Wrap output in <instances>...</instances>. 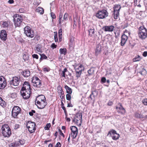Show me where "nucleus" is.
I'll list each match as a JSON object with an SVG mask.
<instances>
[{"instance_id":"34","label":"nucleus","mask_w":147,"mask_h":147,"mask_svg":"<svg viewBox=\"0 0 147 147\" xmlns=\"http://www.w3.org/2000/svg\"><path fill=\"white\" fill-rule=\"evenodd\" d=\"M67 71L66 68H65L62 71V73L61 74V77H64L65 78H66L65 72Z\"/></svg>"},{"instance_id":"53","label":"nucleus","mask_w":147,"mask_h":147,"mask_svg":"<svg viewBox=\"0 0 147 147\" xmlns=\"http://www.w3.org/2000/svg\"><path fill=\"white\" fill-rule=\"evenodd\" d=\"M25 11L24 8H21L19 9V12L20 13H24Z\"/></svg>"},{"instance_id":"37","label":"nucleus","mask_w":147,"mask_h":147,"mask_svg":"<svg viewBox=\"0 0 147 147\" xmlns=\"http://www.w3.org/2000/svg\"><path fill=\"white\" fill-rule=\"evenodd\" d=\"M59 42L61 41L62 38V33L58 32Z\"/></svg>"},{"instance_id":"60","label":"nucleus","mask_w":147,"mask_h":147,"mask_svg":"<svg viewBox=\"0 0 147 147\" xmlns=\"http://www.w3.org/2000/svg\"><path fill=\"white\" fill-rule=\"evenodd\" d=\"M19 127H20V125L19 124H16L15 125L14 128L15 129H18V128H19Z\"/></svg>"},{"instance_id":"32","label":"nucleus","mask_w":147,"mask_h":147,"mask_svg":"<svg viewBox=\"0 0 147 147\" xmlns=\"http://www.w3.org/2000/svg\"><path fill=\"white\" fill-rule=\"evenodd\" d=\"M0 105L3 107H6V104L4 101L3 100L2 98L0 96Z\"/></svg>"},{"instance_id":"56","label":"nucleus","mask_w":147,"mask_h":147,"mask_svg":"<svg viewBox=\"0 0 147 147\" xmlns=\"http://www.w3.org/2000/svg\"><path fill=\"white\" fill-rule=\"evenodd\" d=\"M124 33L125 34H128L129 35L130 33V30H129L126 29L124 31Z\"/></svg>"},{"instance_id":"59","label":"nucleus","mask_w":147,"mask_h":147,"mask_svg":"<svg viewBox=\"0 0 147 147\" xmlns=\"http://www.w3.org/2000/svg\"><path fill=\"white\" fill-rule=\"evenodd\" d=\"M43 70L44 71L48 72L50 71V69L48 67H45L43 69Z\"/></svg>"},{"instance_id":"23","label":"nucleus","mask_w":147,"mask_h":147,"mask_svg":"<svg viewBox=\"0 0 147 147\" xmlns=\"http://www.w3.org/2000/svg\"><path fill=\"white\" fill-rule=\"evenodd\" d=\"M109 14V13L106 9L102 10V19L105 18L107 17Z\"/></svg>"},{"instance_id":"63","label":"nucleus","mask_w":147,"mask_h":147,"mask_svg":"<svg viewBox=\"0 0 147 147\" xmlns=\"http://www.w3.org/2000/svg\"><path fill=\"white\" fill-rule=\"evenodd\" d=\"M34 39L38 40L40 39V36H37L34 37Z\"/></svg>"},{"instance_id":"30","label":"nucleus","mask_w":147,"mask_h":147,"mask_svg":"<svg viewBox=\"0 0 147 147\" xmlns=\"http://www.w3.org/2000/svg\"><path fill=\"white\" fill-rule=\"evenodd\" d=\"M59 52L60 54H63L65 55L67 54V50L65 48H61L59 50Z\"/></svg>"},{"instance_id":"9","label":"nucleus","mask_w":147,"mask_h":147,"mask_svg":"<svg viewBox=\"0 0 147 147\" xmlns=\"http://www.w3.org/2000/svg\"><path fill=\"white\" fill-rule=\"evenodd\" d=\"M82 113H76L73 122L78 126L81 125L82 123Z\"/></svg>"},{"instance_id":"57","label":"nucleus","mask_w":147,"mask_h":147,"mask_svg":"<svg viewBox=\"0 0 147 147\" xmlns=\"http://www.w3.org/2000/svg\"><path fill=\"white\" fill-rule=\"evenodd\" d=\"M59 96H60V97L61 99L62 100V101L63 100V99H65V95L64 94H62L61 95V94Z\"/></svg>"},{"instance_id":"49","label":"nucleus","mask_w":147,"mask_h":147,"mask_svg":"<svg viewBox=\"0 0 147 147\" xmlns=\"http://www.w3.org/2000/svg\"><path fill=\"white\" fill-rule=\"evenodd\" d=\"M51 126V124L50 123H47L45 127V130H49Z\"/></svg>"},{"instance_id":"39","label":"nucleus","mask_w":147,"mask_h":147,"mask_svg":"<svg viewBox=\"0 0 147 147\" xmlns=\"http://www.w3.org/2000/svg\"><path fill=\"white\" fill-rule=\"evenodd\" d=\"M140 73L142 75H145L146 74V71L145 69L143 68Z\"/></svg>"},{"instance_id":"45","label":"nucleus","mask_w":147,"mask_h":147,"mask_svg":"<svg viewBox=\"0 0 147 147\" xmlns=\"http://www.w3.org/2000/svg\"><path fill=\"white\" fill-rule=\"evenodd\" d=\"M58 131L60 135L62 136L63 138V139L65 137V136L62 132V131L60 129H59L58 130Z\"/></svg>"},{"instance_id":"14","label":"nucleus","mask_w":147,"mask_h":147,"mask_svg":"<svg viewBox=\"0 0 147 147\" xmlns=\"http://www.w3.org/2000/svg\"><path fill=\"white\" fill-rule=\"evenodd\" d=\"M108 135L111 136L112 138L114 140H117L120 137L119 135L117 134L116 131L113 129L109 132Z\"/></svg>"},{"instance_id":"24","label":"nucleus","mask_w":147,"mask_h":147,"mask_svg":"<svg viewBox=\"0 0 147 147\" xmlns=\"http://www.w3.org/2000/svg\"><path fill=\"white\" fill-rule=\"evenodd\" d=\"M101 51V45L98 44L97 45L95 50V54L96 55H98L100 53Z\"/></svg>"},{"instance_id":"29","label":"nucleus","mask_w":147,"mask_h":147,"mask_svg":"<svg viewBox=\"0 0 147 147\" xmlns=\"http://www.w3.org/2000/svg\"><path fill=\"white\" fill-rule=\"evenodd\" d=\"M65 88L66 91V92L67 94H71L72 91L71 89L68 86L66 85L65 86Z\"/></svg>"},{"instance_id":"48","label":"nucleus","mask_w":147,"mask_h":147,"mask_svg":"<svg viewBox=\"0 0 147 147\" xmlns=\"http://www.w3.org/2000/svg\"><path fill=\"white\" fill-rule=\"evenodd\" d=\"M68 15L67 13H66L64 15L63 19L67 21L68 20Z\"/></svg>"},{"instance_id":"42","label":"nucleus","mask_w":147,"mask_h":147,"mask_svg":"<svg viewBox=\"0 0 147 147\" xmlns=\"http://www.w3.org/2000/svg\"><path fill=\"white\" fill-rule=\"evenodd\" d=\"M36 49L38 52H42V48L41 46L39 45H37L36 48Z\"/></svg>"},{"instance_id":"61","label":"nucleus","mask_w":147,"mask_h":147,"mask_svg":"<svg viewBox=\"0 0 147 147\" xmlns=\"http://www.w3.org/2000/svg\"><path fill=\"white\" fill-rule=\"evenodd\" d=\"M142 55L144 57H146L147 56V51H144L142 54Z\"/></svg>"},{"instance_id":"35","label":"nucleus","mask_w":147,"mask_h":147,"mask_svg":"<svg viewBox=\"0 0 147 147\" xmlns=\"http://www.w3.org/2000/svg\"><path fill=\"white\" fill-rule=\"evenodd\" d=\"M141 59V58L139 55H137L133 59L134 62H136L140 61Z\"/></svg>"},{"instance_id":"62","label":"nucleus","mask_w":147,"mask_h":147,"mask_svg":"<svg viewBox=\"0 0 147 147\" xmlns=\"http://www.w3.org/2000/svg\"><path fill=\"white\" fill-rule=\"evenodd\" d=\"M113 104V102L111 101H109L108 102L107 104L109 106H111Z\"/></svg>"},{"instance_id":"44","label":"nucleus","mask_w":147,"mask_h":147,"mask_svg":"<svg viewBox=\"0 0 147 147\" xmlns=\"http://www.w3.org/2000/svg\"><path fill=\"white\" fill-rule=\"evenodd\" d=\"M96 16L99 18H101V11H99L98 13H96Z\"/></svg>"},{"instance_id":"54","label":"nucleus","mask_w":147,"mask_h":147,"mask_svg":"<svg viewBox=\"0 0 147 147\" xmlns=\"http://www.w3.org/2000/svg\"><path fill=\"white\" fill-rule=\"evenodd\" d=\"M35 111L34 110H32L30 112H29V114L31 116H32L33 115V113H35Z\"/></svg>"},{"instance_id":"26","label":"nucleus","mask_w":147,"mask_h":147,"mask_svg":"<svg viewBox=\"0 0 147 147\" xmlns=\"http://www.w3.org/2000/svg\"><path fill=\"white\" fill-rule=\"evenodd\" d=\"M35 11L36 12H37L41 14H43L44 12V9L41 7H37Z\"/></svg>"},{"instance_id":"52","label":"nucleus","mask_w":147,"mask_h":147,"mask_svg":"<svg viewBox=\"0 0 147 147\" xmlns=\"http://www.w3.org/2000/svg\"><path fill=\"white\" fill-rule=\"evenodd\" d=\"M142 102L144 105H147V98H145L142 100Z\"/></svg>"},{"instance_id":"50","label":"nucleus","mask_w":147,"mask_h":147,"mask_svg":"<svg viewBox=\"0 0 147 147\" xmlns=\"http://www.w3.org/2000/svg\"><path fill=\"white\" fill-rule=\"evenodd\" d=\"M57 47V45H56L54 43H53L51 46V47L53 49L56 48Z\"/></svg>"},{"instance_id":"16","label":"nucleus","mask_w":147,"mask_h":147,"mask_svg":"<svg viewBox=\"0 0 147 147\" xmlns=\"http://www.w3.org/2000/svg\"><path fill=\"white\" fill-rule=\"evenodd\" d=\"M7 34L5 30H3L0 33V38L3 41H5L7 39Z\"/></svg>"},{"instance_id":"12","label":"nucleus","mask_w":147,"mask_h":147,"mask_svg":"<svg viewBox=\"0 0 147 147\" xmlns=\"http://www.w3.org/2000/svg\"><path fill=\"white\" fill-rule=\"evenodd\" d=\"M113 14L114 15V18L117 19L119 16V11L121 8V5H119L116 4L113 7Z\"/></svg>"},{"instance_id":"6","label":"nucleus","mask_w":147,"mask_h":147,"mask_svg":"<svg viewBox=\"0 0 147 147\" xmlns=\"http://www.w3.org/2000/svg\"><path fill=\"white\" fill-rule=\"evenodd\" d=\"M26 126L30 134L34 133L36 127L35 122L29 121L27 123Z\"/></svg>"},{"instance_id":"2","label":"nucleus","mask_w":147,"mask_h":147,"mask_svg":"<svg viewBox=\"0 0 147 147\" xmlns=\"http://www.w3.org/2000/svg\"><path fill=\"white\" fill-rule=\"evenodd\" d=\"M35 103L38 109L44 108L47 104L45 96L43 95H38L36 97Z\"/></svg>"},{"instance_id":"1","label":"nucleus","mask_w":147,"mask_h":147,"mask_svg":"<svg viewBox=\"0 0 147 147\" xmlns=\"http://www.w3.org/2000/svg\"><path fill=\"white\" fill-rule=\"evenodd\" d=\"M31 90L29 83L25 82L20 91L21 95L24 99H27L30 97L32 93Z\"/></svg>"},{"instance_id":"8","label":"nucleus","mask_w":147,"mask_h":147,"mask_svg":"<svg viewBox=\"0 0 147 147\" xmlns=\"http://www.w3.org/2000/svg\"><path fill=\"white\" fill-rule=\"evenodd\" d=\"M24 33L28 37L32 38L34 36V31L29 26H26L24 28Z\"/></svg>"},{"instance_id":"13","label":"nucleus","mask_w":147,"mask_h":147,"mask_svg":"<svg viewBox=\"0 0 147 147\" xmlns=\"http://www.w3.org/2000/svg\"><path fill=\"white\" fill-rule=\"evenodd\" d=\"M20 81V78L15 76L10 81V84L11 85L14 86H17L19 85Z\"/></svg>"},{"instance_id":"33","label":"nucleus","mask_w":147,"mask_h":147,"mask_svg":"<svg viewBox=\"0 0 147 147\" xmlns=\"http://www.w3.org/2000/svg\"><path fill=\"white\" fill-rule=\"evenodd\" d=\"M95 69L93 67L91 68L88 70V72L89 75H91L94 74Z\"/></svg>"},{"instance_id":"46","label":"nucleus","mask_w":147,"mask_h":147,"mask_svg":"<svg viewBox=\"0 0 147 147\" xmlns=\"http://www.w3.org/2000/svg\"><path fill=\"white\" fill-rule=\"evenodd\" d=\"M71 94H67L66 95V98L67 100L70 101L71 98Z\"/></svg>"},{"instance_id":"47","label":"nucleus","mask_w":147,"mask_h":147,"mask_svg":"<svg viewBox=\"0 0 147 147\" xmlns=\"http://www.w3.org/2000/svg\"><path fill=\"white\" fill-rule=\"evenodd\" d=\"M95 92H92L89 97V98L91 99L92 100H94V99L95 96L94 95V94Z\"/></svg>"},{"instance_id":"11","label":"nucleus","mask_w":147,"mask_h":147,"mask_svg":"<svg viewBox=\"0 0 147 147\" xmlns=\"http://www.w3.org/2000/svg\"><path fill=\"white\" fill-rule=\"evenodd\" d=\"M21 109L18 106H15L13 108L11 114L12 117L15 118H18V115L21 113Z\"/></svg>"},{"instance_id":"25","label":"nucleus","mask_w":147,"mask_h":147,"mask_svg":"<svg viewBox=\"0 0 147 147\" xmlns=\"http://www.w3.org/2000/svg\"><path fill=\"white\" fill-rule=\"evenodd\" d=\"M57 92L58 93V95H61L62 94H64V91L63 90V89L61 86L60 85L59 86L57 87Z\"/></svg>"},{"instance_id":"15","label":"nucleus","mask_w":147,"mask_h":147,"mask_svg":"<svg viewBox=\"0 0 147 147\" xmlns=\"http://www.w3.org/2000/svg\"><path fill=\"white\" fill-rule=\"evenodd\" d=\"M7 85V82L5 78L3 76H0V89H3Z\"/></svg>"},{"instance_id":"17","label":"nucleus","mask_w":147,"mask_h":147,"mask_svg":"<svg viewBox=\"0 0 147 147\" xmlns=\"http://www.w3.org/2000/svg\"><path fill=\"white\" fill-rule=\"evenodd\" d=\"M63 14L61 13H59L58 22L59 24L60 25H62L63 26H66V20L63 19Z\"/></svg>"},{"instance_id":"3","label":"nucleus","mask_w":147,"mask_h":147,"mask_svg":"<svg viewBox=\"0 0 147 147\" xmlns=\"http://www.w3.org/2000/svg\"><path fill=\"white\" fill-rule=\"evenodd\" d=\"M2 133L4 137L8 138L11 134V129L8 124H5L1 128Z\"/></svg>"},{"instance_id":"5","label":"nucleus","mask_w":147,"mask_h":147,"mask_svg":"<svg viewBox=\"0 0 147 147\" xmlns=\"http://www.w3.org/2000/svg\"><path fill=\"white\" fill-rule=\"evenodd\" d=\"M70 129L71 131L69 134V135L71 136L73 139L72 140L73 143L75 144V141L73 140L75 139L78 135V129L76 126H72L70 127Z\"/></svg>"},{"instance_id":"40","label":"nucleus","mask_w":147,"mask_h":147,"mask_svg":"<svg viewBox=\"0 0 147 147\" xmlns=\"http://www.w3.org/2000/svg\"><path fill=\"white\" fill-rule=\"evenodd\" d=\"M29 58V57L28 55L24 54L23 56V58L24 61L28 60Z\"/></svg>"},{"instance_id":"55","label":"nucleus","mask_w":147,"mask_h":147,"mask_svg":"<svg viewBox=\"0 0 147 147\" xmlns=\"http://www.w3.org/2000/svg\"><path fill=\"white\" fill-rule=\"evenodd\" d=\"M32 57L33 58H35L36 59H38V56L36 54H34L32 55Z\"/></svg>"},{"instance_id":"27","label":"nucleus","mask_w":147,"mask_h":147,"mask_svg":"<svg viewBox=\"0 0 147 147\" xmlns=\"http://www.w3.org/2000/svg\"><path fill=\"white\" fill-rule=\"evenodd\" d=\"M89 35L91 37H93L94 36L95 32L94 28H90L88 30Z\"/></svg>"},{"instance_id":"58","label":"nucleus","mask_w":147,"mask_h":147,"mask_svg":"<svg viewBox=\"0 0 147 147\" xmlns=\"http://www.w3.org/2000/svg\"><path fill=\"white\" fill-rule=\"evenodd\" d=\"M61 144L60 142H58L55 146V147H61Z\"/></svg>"},{"instance_id":"64","label":"nucleus","mask_w":147,"mask_h":147,"mask_svg":"<svg viewBox=\"0 0 147 147\" xmlns=\"http://www.w3.org/2000/svg\"><path fill=\"white\" fill-rule=\"evenodd\" d=\"M106 79L105 77H103L102 78V82L104 83L106 82Z\"/></svg>"},{"instance_id":"36","label":"nucleus","mask_w":147,"mask_h":147,"mask_svg":"<svg viewBox=\"0 0 147 147\" xmlns=\"http://www.w3.org/2000/svg\"><path fill=\"white\" fill-rule=\"evenodd\" d=\"M54 38L55 41V42H58L57 32H54Z\"/></svg>"},{"instance_id":"41","label":"nucleus","mask_w":147,"mask_h":147,"mask_svg":"<svg viewBox=\"0 0 147 147\" xmlns=\"http://www.w3.org/2000/svg\"><path fill=\"white\" fill-rule=\"evenodd\" d=\"M82 74V72L77 70L76 71V77L78 78H79Z\"/></svg>"},{"instance_id":"4","label":"nucleus","mask_w":147,"mask_h":147,"mask_svg":"<svg viewBox=\"0 0 147 147\" xmlns=\"http://www.w3.org/2000/svg\"><path fill=\"white\" fill-rule=\"evenodd\" d=\"M14 24L16 27H20L23 21V18L20 15L16 14L13 16Z\"/></svg>"},{"instance_id":"21","label":"nucleus","mask_w":147,"mask_h":147,"mask_svg":"<svg viewBox=\"0 0 147 147\" xmlns=\"http://www.w3.org/2000/svg\"><path fill=\"white\" fill-rule=\"evenodd\" d=\"M2 23V26L4 28H8L9 26L10 25L11 21L9 20L7 21H4L1 22V23Z\"/></svg>"},{"instance_id":"7","label":"nucleus","mask_w":147,"mask_h":147,"mask_svg":"<svg viewBox=\"0 0 147 147\" xmlns=\"http://www.w3.org/2000/svg\"><path fill=\"white\" fill-rule=\"evenodd\" d=\"M32 82L34 87L37 88H40L42 85V81L38 77L34 76L32 78Z\"/></svg>"},{"instance_id":"10","label":"nucleus","mask_w":147,"mask_h":147,"mask_svg":"<svg viewBox=\"0 0 147 147\" xmlns=\"http://www.w3.org/2000/svg\"><path fill=\"white\" fill-rule=\"evenodd\" d=\"M138 35L140 38L144 39L147 37V30L144 27H141L139 31Z\"/></svg>"},{"instance_id":"43","label":"nucleus","mask_w":147,"mask_h":147,"mask_svg":"<svg viewBox=\"0 0 147 147\" xmlns=\"http://www.w3.org/2000/svg\"><path fill=\"white\" fill-rule=\"evenodd\" d=\"M135 117L137 118H142L143 117L142 115L138 113H136L135 114Z\"/></svg>"},{"instance_id":"18","label":"nucleus","mask_w":147,"mask_h":147,"mask_svg":"<svg viewBox=\"0 0 147 147\" xmlns=\"http://www.w3.org/2000/svg\"><path fill=\"white\" fill-rule=\"evenodd\" d=\"M116 109L117 110V111L119 113L124 114L125 113V110L123 107L121 103L118 104V106L116 107Z\"/></svg>"},{"instance_id":"38","label":"nucleus","mask_w":147,"mask_h":147,"mask_svg":"<svg viewBox=\"0 0 147 147\" xmlns=\"http://www.w3.org/2000/svg\"><path fill=\"white\" fill-rule=\"evenodd\" d=\"M40 55L41 57L40 59V61L43 59H46L47 58V56L44 54Z\"/></svg>"},{"instance_id":"22","label":"nucleus","mask_w":147,"mask_h":147,"mask_svg":"<svg viewBox=\"0 0 147 147\" xmlns=\"http://www.w3.org/2000/svg\"><path fill=\"white\" fill-rule=\"evenodd\" d=\"M22 74L24 77H27L30 75V73L29 70L26 69L22 71Z\"/></svg>"},{"instance_id":"20","label":"nucleus","mask_w":147,"mask_h":147,"mask_svg":"<svg viewBox=\"0 0 147 147\" xmlns=\"http://www.w3.org/2000/svg\"><path fill=\"white\" fill-rule=\"evenodd\" d=\"M128 39V37L126 35L123 34L121 37V46H123L125 44Z\"/></svg>"},{"instance_id":"31","label":"nucleus","mask_w":147,"mask_h":147,"mask_svg":"<svg viewBox=\"0 0 147 147\" xmlns=\"http://www.w3.org/2000/svg\"><path fill=\"white\" fill-rule=\"evenodd\" d=\"M25 142V140L24 139H20L19 141H16V142L18 143L19 147H21L20 146L23 145Z\"/></svg>"},{"instance_id":"28","label":"nucleus","mask_w":147,"mask_h":147,"mask_svg":"<svg viewBox=\"0 0 147 147\" xmlns=\"http://www.w3.org/2000/svg\"><path fill=\"white\" fill-rule=\"evenodd\" d=\"M76 66L75 65L74 66V68L76 70L82 72V71L84 70V67L83 65L82 64H80L78 68H76Z\"/></svg>"},{"instance_id":"51","label":"nucleus","mask_w":147,"mask_h":147,"mask_svg":"<svg viewBox=\"0 0 147 147\" xmlns=\"http://www.w3.org/2000/svg\"><path fill=\"white\" fill-rule=\"evenodd\" d=\"M51 17L53 19H55L56 18L55 14L53 12H51Z\"/></svg>"},{"instance_id":"19","label":"nucleus","mask_w":147,"mask_h":147,"mask_svg":"<svg viewBox=\"0 0 147 147\" xmlns=\"http://www.w3.org/2000/svg\"><path fill=\"white\" fill-rule=\"evenodd\" d=\"M114 28L113 26H105L102 27V29L105 31L112 32Z\"/></svg>"}]
</instances>
